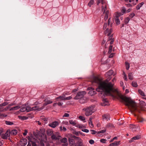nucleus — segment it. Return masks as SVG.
<instances>
[{
	"mask_svg": "<svg viewBox=\"0 0 146 146\" xmlns=\"http://www.w3.org/2000/svg\"><path fill=\"white\" fill-rule=\"evenodd\" d=\"M130 128L133 132L136 131L137 129H139V127L138 126H136L133 125H130Z\"/></svg>",
	"mask_w": 146,
	"mask_h": 146,
	"instance_id": "nucleus-13",
	"label": "nucleus"
},
{
	"mask_svg": "<svg viewBox=\"0 0 146 146\" xmlns=\"http://www.w3.org/2000/svg\"><path fill=\"white\" fill-rule=\"evenodd\" d=\"M144 3L142 2L139 4L136 7V9L137 10H139L140 8L143 5Z\"/></svg>",
	"mask_w": 146,
	"mask_h": 146,
	"instance_id": "nucleus-28",
	"label": "nucleus"
},
{
	"mask_svg": "<svg viewBox=\"0 0 146 146\" xmlns=\"http://www.w3.org/2000/svg\"><path fill=\"white\" fill-rule=\"evenodd\" d=\"M130 19L129 17H127L125 19L124 22L125 24H127L130 21Z\"/></svg>",
	"mask_w": 146,
	"mask_h": 146,
	"instance_id": "nucleus-39",
	"label": "nucleus"
},
{
	"mask_svg": "<svg viewBox=\"0 0 146 146\" xmlns=\"http://www.w3.org/2000/svg\"><path fill=\"white\" fill-rule=\"evenodd\" d=\"M125 66H126V68L127 70H128L129 69L130 67V65L129 63L127 62H125Z\"/></svg>",
	"mask_w": 146,
	"mask_h": 146,
	"instance_id": "nucleus-42",
	"label": "nucleus"
},
{
	"mask_svg": "<svg viewBox=\"0 0 146 146\" xmlns=\"http://www.w3.org/2000/svg\"><path fill=\"white\" fill-rule=\"evenodd\" d=\"M79 99V102L81 104H84L87 102V99L86 98H83Z\"/></svg>",
	"mask_w": 146,
	"mask_h": 146,
	"instance_id": "nucleus-18",
	"label": "nucleus"
},
{
	"mask_svg": "<svg viewBox=\"0 0 146 146\" xmlns=\"http://www.w3.org/2000/svg\"><path fill=\"white\" fill-rule=\"evenodd\" d=\"M27 139L29 140L27 146H31V143L32 146H36V143L38 142V141L33 136H31V137L29 136L27 137Z\"/></svg>",
	"mask_w": 146,
	"mask_h": 146,
	"instance_id": "nucleus-4",
	"label": "nucleus"
},
{
	"mask_svg": "<svg viewBox=\"0 0 146 146\" xmlns=\"http://www.w3.org/2000/svg\"><path fill=\"white\" fill-rule=\"evenodd\" d=\"M68 141L69 144H71V146H72L75 142V141L74 139L70 138H69Z\"/></svg>",
	"mask_w": 146,
	"mask_h": 146,
	"instance_id": "nucleus-23",
	"label": "nucleus"
},
{
	"mask_svg": "<svg viewBox=\"0 0 146 146\" xmlns=\"http://www.w3.org/2000/svg\"><path fill=\"white\" fill-rule=\"evenodd\" d=\"M94 0H90L88 4V5L90 7H91L92 5H93L94 3Z\"/></svg>",
	"mask_w": 146,
	"mask_h": 146,
	"instance_id": "nucleus-36",
	"label": "nucleus"
},
{
	"mask_svg": "<svg viewBox=\"0 0 146 146\" xmlns=\"http://www.w3.org/2000/svg\"><path fill=\"white\" fill-rule=\"evenodd\" d=\"M126 5L128 7H131L132 6V5L129 3L126 4Z\"/></svg>",
	"mask_w": 146,
	"mask_h": 146,
	"instance_id": "nucleus-63",
	"label": "nucleus"
},
{
	"mask_svg": "<svg viewBox=\"0 0 146 146\" xmlns=\"http://www.w3.org/2000/svg\"><path fill=\"white\" fill-rule=\"evenodd\" d=\"M60 130L62 131H66V129L64 127H62V126H60Z\"/></svg>",
	"mask_w": 146,
	"mask_h": 146,
	"instance_id": "nucleus-37",
	"label": "nucleus"
},
{
	"mask_svg": "<svg viewBox=\"0 0 146 146\" xmlns=\"http://www.w3.org/2000/svg\"><path fill=\"white\" fill-rule=\"evenodd\" d=\"M17 131L16 130L13 129L11 130V132H10V134H11L12 135H16L17 133Z\"/></svg>",
	"mask_w": 146,
	"mask_h": 146,
	"instance_id": "nucleus-27",
	"label": "nucleus"
},
{
	"mask_svg": "<svg viewBox=\"0 0 146 146\" xmlns=\"http://www.w3.org/2000/svg\"><path fill=\"white\" fill-rule=\"evenodd\" d=\"M5 123L6 125H12L13 124V123L12 122L9 121H5Z\"/></svg>",
	"mask_w": 146,
	"mask_h": 146,
	"instance_id": "nucleus-38",
	"label": "nucleus"
},
{
	"mask_svg": "<svg viewBox=\"0 0 146 146\" xmlns=\"http://www.w3.org/2000/svg\"><path fill=\"white\" fill-rule=\"evenodd\" d=\"M69 116V114L67 113H65L64 115H63V117H68Z\"/></svg>",
	"mask_w": 146,
	"mask_h": 146,
	"instance_id": "nucleus-52",
	"label": "nucleus"
},
{
	"mask_svg": "<svg viewBox=\"0 0 146 146\" xmlns=\"http://www.w3.org/2000/svg\"><path fill=\"white\" fill-rule=\"evenodd\" d=\"M102 11L103 12V15L104 16V20L106 21L108 18V16L109 15V11L107 9L106 5H105L104 7L103 5H102Z\"/></svg>",
	"mask_w": 146,
	"mask_h": 146,
	"instance_id": "nucleus-5",
	"label": "nucleus"
},
{
	"mask_svg": "<svg viewBox=\"0 0 146 146\" xmlns=\"http://www.w3.org/2000/svg\"><path fill=\"white\" fill-rule=\"evenodd\" d=\"M89 143L91 144H93L94 143V141L92 139H91L89 141Z\"/></svg>",
	"mask_w": 146,
	"mask_h": 146,
	"instance_id": "nucleus-54",
	"label": "nucleus"
},
{
	"mask_svg": "<svg viewBox=\"0 0 146 146\" xmlns=\"http://www.w3.org/2000/svg\"><path fill=\"white\" fill-rule=\"evenodd\" d=\"M53 133V131L51 129H48L46 131V133L47 135L49 136H50L52 135Z\"/></svg>",
	"mask_w": 146,
	"mask_h": 146,
	"instance_id": "nucleus-20",
	"label": "nucleus"
},
{
	"mask_svg": "<svg viewBox=\"0 0 146 146\" xmlns=\"http://www.w3.org/2000/svg\"><path fill=\"white\" fill-rule=\"evenodd\" d=\"M106 140L105 139H102L100 140V141L101 142L105 143H106Z\"/></svg>",
	"mask_w": 146,
	"mask_h": 146,
	"instance_id": "nucleus-51",
	"label": "nucleus"
},
{
	"mask_svg": "<svg viewBox=\"0 0 146 146\" xmlns=\"http://www.w3.org/2000/svg\"><path fill=\"white\" fill-rule=\"evenodd\" d=\"M77 127L79 128L80 129H82V128L84 127L85 126H84L83 125H82L80 124V125H77Z\"/></svg>",
	"mask_w": 146,
	"mask_h": 146,
	"instance_id": "nucleus-49",
	"label": "nucleus"
},
{
	"mask_svg": "<svg viewBox=\"0 0 146 146\" xmlns=\"http://www.w3.org/2000/svg\"><path fill=\"white\" fill-rule=\"evenodd\" d=\"M20 107L19 106H17L14 107H13V108H11L10 110H9L12 111V110H17L19 108H20Z\"/></svg>",
	"mask_w": 146,
	"mask_h": 146,
	"instance_id": "nucleus-29",
	"label": "nucleus"
},
{
	"mask_svg": "<svg viewBox=\"0 0 146 146\" xmlns=\"http://www.w3.org/2000/svg\"><path fill=\"white\" fill-rule=\"evenodd\" d=\"M113 71L112 70H111L109 71L108 72H107L105 74L106 77H108V76H110L113 74Z\"/></svg>",
	"mask_w": 146,
	"mask_h": 146,
	"instance_id": "nucleus-17",
	"label": "nucleus"
},
{
	"mask_svg": "<svg viewBox=\"0 0 146 146\" xmlns=\"http://www.w3.org/2000/svg\"><path fill=\"white\" fill-rule=\"evenodd\" d=\"M60 141L61 143H63L62 145L63 146H67L68 145V143L66 138L65 137L61 139Z\"/></svg>",
	"mask_w": 146,
	"mask_h": 146,
	"instance_id": "nucleus-9",
	"label": "nucleus"
},
{
	"mask_svg": "<svg viewBox=\"0 0 146 146\" xmlns=\"http://www.w3.org/2000/svg\"><path fill=\"white\" fill-rule=\"evenodd\" d=\"M115 22L117 25H119L120 24V21L118 19V16H116L115 18Z\"/></svg>",
	"mask_w": 146,
	"mask_h": 146,
	"instance_id": "nucleus-26",
	"label": "nucleus"
},
{
	"mask_svg": "<svg viewBox=\"0 0 146 146\" xmlns=\"http://www.w3.org/2000/svg\"><path fill=\"white\" fill-rule=\"evenodd\" d=\"M10 135V131L7 130L5 134H2L1 135V137L3 139H7Z\"/></svg>",
	"mask_w": 146,
	"mask_h": 146,
	"instance_id": "nucleus-10",
	"label": "nucleus"
},
{
	"mask_svg": "<svg viewBox=\"0 0 146 146\" xmlns=\"http://www.w3.org/2000/svg\"><path fill=\"white\" fill-rule=\"evenodd\" d=\"M21 145L22 146H25L27 143V140L26 139H22L21 140Z\"/></svg>",
	"mask_w": 146,
	"mask_h": 146,
	"instance_id": "nucleus-14",
	"label": "nucleus"
},
{
	"mask_svg": "<svg viewBox=\"0 0 146 146\" xmlns=\"http://www.w3.org/2000/svg\"><path fill=\"white\" fill-rule=\"evenodd\" d=\"M108 128H113L114 127V126L113 124L110 123H108L106 126Z\"/></svg>",
	"mask_w": 146,
	"mask_h": 146,
	"instance_id": "nucleus-34",
	"label": "nucleus"
},
{
	"mask_svg": "<svg viewBox=\"0 0 146 146\" xmlns=\"http://www.w3.org/2000/svg\"><path fill=\"white\" fill-rule=\"evenodd\" d=\"M120 141H115L112 143L113 146H118L120 145Z\"/></svg>",
	"mask_w": 146,
	"mask_h": 146,
	"instance_id": "nucleus-30",
	"label": "nucleus"
},
{
	"mask_svg": "<svg viewBox=\"0 0 146 146\" xmlns=\"http://www.w3.org/2000/svg\"><path fill=\"white\" fill-rule=\"evenodd\" d=\"M129 79L130 80H132L133 79V76L132 73H129L128 74Z\"/></svg>",
	"mask_w": 146,
	"mask_h": 146,
	"instance_id": "nucleus-33",
	"label": "nucleus"
},
{
	"mask_svg": "<svg viewBox=\"0 0 146 146\" xmlns=\"http://www.w3.org/2000/svg\"><path fill=\"white\" fill-rule=\"evenodd\" d=\"M44 101L47 102L48 104H51L52 102L51 100H47V99H45Z\"/></svg>",
	"mask_w": 146,
	"mask_h": 146,
	"instance_id": "nucleus-48",
	"label": "nucleus"
},
{
	"mask_svg": "<svg viewBox=\"0 0 146 146\" xmlns=\"http://www.w3.org/2000/svg\"><path fill=\"white\" fill-rule=\"evenodd\" d=\"M103 0H97V5H98Z\"/></svg>",
	"mask_w": 146,
	"mask_h": 146,
	"instance_id": "nucleus-60",
	"label": "nucleus"
},
{
	"mask_svg": "<svg viewBox=\"0 0 146 146\" xmlns=\"http://www.w3.org/2000/svg\"><path fill=\"white\" fill-rule=\"evenodd\" d=\"M135 14L134 13H132L129 16L131 18H132L133 17L135 16Z\"/></svg>",
	"mask_w": 146,
	"mask_h": 146,
	"instance_id": "nucleus-56",
	"label": "nucleus"
},
{
	"mask_svg": "<svg viewBox=\"0 0 146 146\" xmlns=\"http://www.w3.org/2000/svg\"><path fill=\"white\" fill-rule=\"evenodd\" d=\"M58 101H60V100H65V96L64 95L61 96L56 98Z\"/></svg>",
	"mask_w": 146,
	"mask_h": 146,
	"instance_id": "nucleus-19",
	"label": "nucleus"
},
{
	"mask_svg": "<svg viewBox=\"0 0 146 146\" xmlns=\"http://www.w3.org/2000/svg\"><path fill=\"white\" fill-rule=\"evenodd\" d=\"M72 137L75 139L78 140V142L74 144L75 146H83L82 142L80 138L75 136H73Z\"/></svg>",
	"mask_w": 146,
	"mask_h": 146,
	"instance_id": "nucleus-7",
	"label": "nucleus"
},
{
	"mask_svg": "<svg viewBox=\"0 0 146 146\" xmlns=\"http://www.w3.org/2000/svg\"><path fill=\"white\" fill-rule=\"evenodd\" d=\"M82 131L83 132H86V133H88L89 132V131L88 129H82Z\"/></svg>",
	"mask_w": 146,
	"mask_h": 146,
	"instance_id": "nucleus-53",
	"label": "nucleus"
},
{
	"mask_svg": "<svg viewBox=\"0 0 146 146\" xmlns=\"http://www.w3.org/2000/svg\"><path fill=\"white\" fill-rule=\"evenodd\" d=\"M111 79V78L109 77L104 81L102 82L98 77H94V78L93 82L99 84L98 88L96 89V91L98 92H104L108 95L115 98L116 97V96L117 95L122 100L126 102V106L131 108L134 111H137L135 102L130 98L121 95L117 90L114 88V84L109 82Z\"/></svg>",
	"mask_w": 146,
	"mask_h": 146,
	"instance_id": "nucleus-1",
	"label": "nucleus"
},
{
	"mask_svg": "<svg viewBox=\"0 0 146 146\" xmlns=\"http://www.w3.org/2000/svg\"><path fill=\"white\" fill-rule=\"evenodd\" d=\"M43 107H41L40 108L38 106H35L34 107L32 108V110H37L38 111H40L41 110L43 109Z\"/></svg>",
	"mask_w": 146,
	"mask_h": 146,
	"instance_id": "nucleus-16",
	"label": "nucleus"
},
{
	"mask_svg": "<svg viewBox=\"0 0 146 146\" xmlns=\"http://www.w3.org/2000/svg\"><path fill=\"white\" fill-rule=\"evenodd\" d=\"M90 131L92 132L91 133L92 134H94L96 133V132L95 130H90Z\"/></svg>",
	"mask_w": 146,
	"mask_h": 146,
	"instance_id": "nucleus-59",
	"label": "nucleus"
},
{
	"mask_svg": "<svg viewBox=\"0 0 146 146\" xmlns=\"http://www.w3.org/2000/svg\"><path fill=\"white\" fill-rule=\"evenodd\" d=\"M103 120H106L107 121L110 120V115L109 114H104L102 116Z\"/></svg>",
	"mask_w": 146,
	"mask_h": 146,
	"instance_id": "nucleus-12",
	"label": "nucleus"
},
{
	"mask_svg": "<svg viewBox=\"0 0 146 146\" xmlns=\"http://www.w3.org/2000/svg\"><path fill=\"white\" fill-rule=\"evenodd\" d=\"M96 93V92L94 90H90L88 92V94L90 96H93L95 95Z\"/></svg>",
	"mask_w": 146,
	"mask_h": 146,
	"instance_id": "nucleus-21",
	"label": "nucleus"
},
{
	"mask_svg": "<svg viewBox=\"0 0 146 146\" xmlns=\"http://www.w3.org/2000/svg\"><path fill=\"white\" fill-rule=\"evenodd\" d=\"M86 94L85 91H82L79 92L77 93L76 96L74 98V99L78 100L83 98L84 96Z\"/></svg>",
	"mask_w": 146,
	"mask_h": 146,
	"instance_id": "nucleus-6",
	"label": "nucleus"
},
{
	"mask_svg": "<svg viewBox=\"0 0 146 146\" xmlns=\"http://www.w3.org/2000/svg\"><path fill=\"white\" fill-rule=\"evenodd\" d=\"M72 97L71 96H69L67 97H65V100H69L72 99Z\"/></svg>",
	"mask_w": 146,
	"mask_h": 146,
	"instance_id": "nucleus-55",
	"label": "nucleus"
},
{
	"mask_svg": "<svg viewBox=\"0 0 146 146\" xmlns=\"http://www.w3.org/2000/svg\"><path fill=\"white\" fill-rule=\"evenodd\" d=\"M106 131L105 130H102L100 131H98L97 132L98 134H100V133H104Z\"/></svg>",
	"mask_w": 146,
	"mask_h": 146,
	"instance_id": "nucleus-50",
	"label": "nucleus"
},
{
	"mask_svg": "<svg viewBox=\"0 0 146 146\" xmlns=\"http://www.w3.org/2000/svg\"><path fill=\"white\" fill-rule=\"evenodd\" d=\"M83 110L85 111V114L87 116H89L95 111L94 106H91L87 107L83 109Z\"/></svg>",
	"mask_w": 146,
	"mask_h": 146,
	"instance_id": "nucleus-3",
	"label": "nucleus"
},
{
	"mask_svg": "<svg viewBox=\"0 0 146 146\" xmlns=\"http://www.w3.org/2000/svg\"><path fill=\"white\" fill-rule=\"evenodd\" d=\"M138 92L139 94L142 96H145V95L144 94V92L140 89L138 90Z\"/></svg>",
	"mask_w": 146,
	"mask_h": 146,
	"instance_id": "nucleus-35",
	"label": "nucleus"
},
{
	"mask_svg": "<svg viewBox=\"0 0 146 146\" xmlns=\"http://www.w3.org/2000/svg\"><path fill=\"white\" fill-rule=\"evenodd\" d=\"M110 22L111 19L110 18L109 19L108 21V24L107 23H105L103 27V28L104 29H106L105 32V34L108 33L107 35L108 36L110 35L112 31V29L111 28V27L112 26V24H110Z\"/></svg>",
	"mask_w": 146,
	"mask_h": 146,
	"instance_id": "nucleus-2",
	"label": "nucleus"
},
{
	"mask_svg": "<svg viewBox=\"0 0 146 146\" xmlns=\"http://www.w3.org/2000/svg\"><path fill=\"white\" fill-rule=\"evenodd\" d=\"M7 116L6 115L4 114H1L0 113V119L2 118L5 117H6Z\"/></svg>",
	"mask_w": 146,
	"mask_h": 146,
	"instance_id": "nucleus-47",
	"label": "nucleus"
},
{
	"mask_svg": "<svg viewBox=\"0 0 146 146\" xmlns=\"http://www.w3.org/2000/svg\"><path fill=\"white\" fill-rule=\"evenodd\" d=\"M69 122L70 124L73 125H74L76 124V123L75 121H74L72 120H70L69 121Z\"/></svg>",
	"mask_w": 146,
	"mask_h": 146,
	"instance_id": "nucleus-40",
	"label": "nucleus"
},
{
	"mask_svg": "<svg viewBox=\"0 0 146 146\" xmlns=\"http://www.w3.org/2000/svg\"><path fill=\"white\" fill-rule=\"evenodd\" d=\"M26 111L27 112H29L30 111H32V108L29 106H27L26 105Z\"/></svg>",
	"mask_w": 146,
	"mask_h": 146,
	"instance_id": "nucleus-31",
	"label": "nucleus"
},
{
	"mask_svg": "<svg viewBox=\"0 0 146 146\" xmlns=\"http://www.w3.org/2000/svg\"><path fill=\"white\" fill-rule=\"evenodd\" d=\"M26 105H22L21 108L20 110V111L23 112L26 111Z\"/></svg>",
	"mask_w": 146,
	"mask_h": 146,
	"instance_id": "nucleus-22",
	"label": "nucleus"
},
{
	"mask_svg": "<svg viewBox=\"0 0 146 146\" xmlns=\"http://www.w3.org/2000/svg\"><path fill=\"white\" fill-rule=\"evenodd\" d=\"M112 46L111 45H110L109 46V50L108 51V53L109 54L110 53L111 51H112Z\"/></svg>",
	"mask_w": 146,
	"mask_h": 146,
	"instance_id": "nucleus-45",
	"label": "nucleus"
},
{
	"mask_svg": "<svg viewBox=\"0 0 146 146\" xmlns=\"http://www.w3.org/2000/svg\"><path fill=\"white\" fill-rule=\"evenodd\" d=\"M92 118L91 117H90L89 118V120L88 121V123L89 124V125L90 127H92L94 126L93 125L92 123Z\"/></svg>",
	"mask_w": 146,
	"mask_h": 146,
	"instance_id": "nucleus-25",
	"label": "nucleus"
},
{
	"mask_svg": "<svg viewBox=\"0 0 146 146\" xmlns=\"http://www.w3.org/2000/svg\"><path fill=\"white\" fill-rule=\"evenodd\" d=\"M137 119L138 120L139 122H142L144 120V119L143 118L139 117Z\"/></svg>",
	"mask_w": 146,
	"mask_h": 146,
	"instance_id": "nucleus-46",
	"label": "nucleus"
},
{
	"mask_svg": "<svg viewBox=\"0 0 146 146\" xmlns=\"http://www.w3.org/2000/svg\"><path fill=\"white\" fill-rule=\"evenodd\" d=\"M25 132L23 133V135H27V134L28 133L27 130L26 129H25L24 130Z\"/></svg>",
	"mask_w": 146,
	"mask_h": 146,
	"instance_id": "nucleus-58",
	"label": "nucleus"
},
{
	"mask_svg": "<svg viewBox=\"0 0 146 146\" xmlns=\"http://www.w3.org/2000/svg\"><path fill=\"white\" fill-rule=\"evenodd\" d=\"M126 11V9H125V8L124 7H123L122 8V9L121 12L123 13H124Z\"/></svg>",
	"mask_w": 146,
	"mask_h": 146,
	"instance_id": "nucleus-57",
	"label": "nucleus"
},
{
	"mask_svg": "<svg viewBox=\"0 0 146 146\" xmlns=\"http://www.w3.org/2000/svg\"><path fill=\"white\" fill-rule=\"evenodd\" d=\"M140 138V135H137L132 138L129 141V142L131 143L134 141V140H138Z\"/></svg>",
	"mask_w": 146,
	"mask_h": 146,
	"instance_id": "nucleus-15",
	"label": "nucleus"
},
{
	"mask_svg": "<svg viewBox=\"0 0 146 146\" xmlns=\"http://www.w3.org/2000/svg\"><path fill=\"white\" fill-rule=\"evenodd\" d=\"M58 132H57L55 133L52 134L51 136V138L52 139H55L56 140L57 139H59L60 137H61L60 135L58 134Z\"/></svg>",
	"mask_w": 146,
	"mask_h": 146,
	"instance_id": "nucleus-8",
	"label": "nucleus"
},
{
	"mask_svg": "<svg viewBox=\"0 0 146 146\" xmlns=\"http://www.w3.org/2000/svg\"><path fill=\"white\" fill-rule=\"evenodd\" d=\"M57 104L59 106H61L63 104V103L59 102L58 103H57Z\"/></svg>",
	"mask_w": 146,
	"mask_h": 146,
	"instance_id": "nucleus-61",
	"label": "nucleus"
},
{
	"mask_svg": "<svg viewBox=\"0 0 146 146\" xmlns=\"http://www.w3.org/2000/svg\"><path fill=\"white\" fill-rule=\"evenodd\" d=\"M8 104V103L7 102H4L3 103L0 104V107L5 106Z\"/></svg>",
	"mask_w": 146,
	"mask_h": 146,
	"instance_id": "nucleus-43",
	"label": "nucleus"
},
{
	"mask_svg": "<svg viewBox=\"0 0 146 146\" xmlns=\"http://www.w3.org/2000/svg\"><path fill=\"white\" fill-rule=\"evenodd\" d=\"M109 105L108 102L106 100L104 99L103 101V102L102 103V105L103 106H105Z\"/></svg>",
	"mask_w": 146,
	"mask_h": 146,
	"instance_id": "nucleus-24",
	"label": "nucleus"
},
{
	"mask_svg": "<svg viewBox=\"0 0 146 146\" xmlns=\"http://www.w3.org/2000/svg\"><path fill=\"white\" fill-rule=\"evenodd\" d=\"M79 118L81 120L84 121V122H86V121H85V118L84 117L82 116H79Z\"/></svg>",
	"mask_w": 146,
	"mask_h": 146,
	"instance_id": "nucleus-41",
	"label": "nucleus"
},
{
	"mask_svg": "<svg viewBox=\"0 0 146 146\" xmlns=\"http://www.w3.org/2000/svg\"><path fill=\"white\" fill-rule=\"evenodd\" d=\"M19 118L22 120H24L26 119H27V117L26 116H19Z\"/></svg>",
	"mask_w": 146,
	"mask_h": 146,
	"instance_id": "nucleus-44",
	"label": "nucleus"
},
{
	"mask_svg": "<svg viewBox=\"0 0 146 146\" xmlns=\"http://www.w3.org/2000/svg\"><path fill=\"white\" fill-rule=\"evenodd\" d=\"M132 86L136 88L137 87L138 85L136 82L133 81L131 83Z\"/></svg>",
	"mask_w": 146,
	"mask_h": 146,
	"instance_id": "nucleus-32",
	"label": "nucleus"
},
{
	"mask_svg": "<svg viewBox=\"0 0 146 146\" xmlns=\"http://www.w3.org/2000/svg\"><path fill=\"white\" fill-rule=\"evenodd\" d=\"M141 104H142L143 105V106H145V105H146L145 103L143 101H141Z\"/></svg>",
	"mask_w": 146,
	"mask_h": 146,
	"instance_id": "nucleus-62",
	"label": "nucleus"
},
{
	"mask_svg": "<svg viewBox=\"0 0 146 146\" xmlns=\"http://www.w3.org/2000/svg\"><path fill=\"white\" fill-rule=\"evenodd\" d=\"M123 78L124 79V80L126 81L127 80V76H124L123 77Z\"/></svg>",
	"mask_w": 146,
	"mask_h": 146,
	"instance_id": "nucleus-64",
	"label": "nucleus"
},
{
	"mask_svg": "<svg viewBox=\"0 0 146 146\" xmlns=\"http://www.w3.org/2000/svg\"><path fill=\"white\" fill-rule=\"evenodd\" d=\"M59 124L58 122L57 121H54L49 124V125L52 128L55 127Z\"/></svg>",
	"mask_w": 146,
	"mask_h": 146,
	"instance_id": "nucleus-11",
	"label": "nucleus"
}]
</instances>
